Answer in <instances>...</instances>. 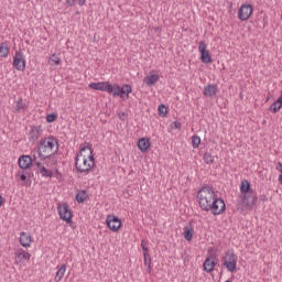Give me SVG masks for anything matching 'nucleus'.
Instances as JSON below:
<instances>
[{
    "mask_svg": "<svg viewBox=\"0 0 282 282\" xmlns=\"http://www.w3.org/2000/svg\"><path fill=\"white\" fill-rule=\"evenodd\" d=\"M276 100L282 105V90H281L280 97Z\"/></svg>",
    "mask_w": 282,
    "mask_h": 282,
    "instance_id": "nucleus-41",
    "label": "nucleus"
},
{
    "mask_svg": "<svg viewBox=\"0 0 282 282\" xmlns=\"http://www.w3.org/2000/svg\"><path fill=\"white\" fill-rule=\"evenodd\" d=\"M223 265L228 270V272H235L237 270V257L232 252H227L223 258Z\"/></svg>",
    "mask_w": 282,
    "mask_h": 282,
    "instance_id": "nucleus-11",
    "label": "nucleus"
},
{
    "mask_svg": "<svg viewBox=\"0 0 282 282\" xmlns=\"http://www.w3.org/2000/svg\"><path fill=\"white\" fill-rule=\"evenodd\" d=\"M225 282H232V281H230V280H227V281H225Z\"/></svg>",
    "mask_w": 282,
    "mask_h": 282,
    "instance_id": "nucleus-45",
    "label": "nucleus"
},
{
    "mask_svg": "<svg viewBox=\"0 0 282 282\" xmlns=\"http://www.w3.org/2000/svg\"><path fill=\"white\" fill-rule=\"evenodd\" d=\"M141 248H147V242H144V240L141 241Z\"/></svg>",
    "mask_w": 282,
    "mask_h": 282,
    "instance_id": "nucleus-42",
    "label": "nucleus"
},
{
    "mask_svg": "<svg viewBox=\"0 0 282 282\" xmlns=\"http://www.w3.org/2000/svg\"><path fill=\"white\" fill-rule=\"evenodd\" d=\"M199 208L206 213H212L215 217L226 213V203L217 197V194L210 187H203L196 195Z\"/></svg>",
    "mask_w": 282,
    "mask_h": 282,
    "instance_id": "nucleus-1",
    "label": "nucleus"
},
{
    "mask_svg": "<svg viewBox=\"0 0 282 282\" xmlns=\"http://www.w3.org/2000/svg\"><path fill=\"white\" fill-rule=\"evenodd\" d=\"M143 263L147 268L148 274H151V272L153 271V267L151 265V254L143 253Z\"/></svg>",
    "mask_w": 282,
    "mask_h": 282,
    "instance_id": "nucleus-26",
    "label": "nucleus"
},
{
    "mask_svg": "<svg viewBox=\"0 0 282 282\" xmlns=\"http://www.w3.org/2000/svg\"><path fill=\"white\" fill-rule=\"evenodd\" d=\"M217 263H219V260H217L216 257L209 256L205 259L203 263V270L210 274V272L215 270V265H217Z\"/></svg>",
    "mask_w": 282,
    "mask_h": 282,
    "instance_id": "nucleus-15",
    "label": "nucleus"
},
{
    "mask_svg": "<svg viewBox=\"0 0 282 282\" xmlns=\"http://www.w3.org/2000/svg\"><path fill=\"white\" fill-rule=\"evenodd\" d=\"M203 160H204L205 164H214L215 163V156L208 152H206L203 155Z\"/></svg>",
    "mask_w": 282,
    "mask_h": 282,
    "instance_id": "nucleus-31",
    "label": "nucleus"
},
{
    "mask_svg": "<svg viewBox=\"0 0 282 282\" xmlns=\"http://www.w3.org/2000/svg\"><path fill=\"white\" fill-rule=\"evenodd\" d=\"M3 196L0 195V206H3Z\"/></svg>",
    "mask_w": 282,
    "mask_h": 282,
    "instance_id": "nucleus-43",
    "label": "nucleus"
},
{
    "mask_svg": "<svg viewBox=\"0 0 282 282\" xmlns=\"http://www.w3.org/2000/svg\"><path fill=\"white\" fill-rule=\"evenodd\" d=\"M133 91V88H131V85L126 84L122 87H120L119 84H112V94L113 98H117L119 96L122 98V100L129 99V95Z\"/></svg>",
    "mask_w": 282,
    "mask_h": 282,
    "instance_id": "nucleus-6",
    "label": "nucleus"
},
{
    "mask_svg": "<svg viewBox=\"0 0 282 282\" xmlns=\"http://www.w3.org/2000/svg\"><path fill=\"white\" fill-rule=\"evenodd\" d=\"M88 87L95 91H107V94H110V96L113 91V85L109 82L90 83Z\"/></svg>",
    "mask_w": 282,
    "mask_h": 282,
    "instance_id": "nucleus-13",
    "label": "nucleus"
},
{
    "mask_svg": "<svg viewBox=\"0 0 282 282\" xmlns=\"http://www.w3.org/2000/svg\"><path fill=\"white\" fill-rule=\"evenodd\" d=\"M282 109V105L275 100L269 108V110L272 112V113H279V111H281Z\"/></svg>",
    "mask_w": 282,
    "mask_h": 282,
    "instance_id": "nucleus-29",
    "label": "nucleus"
},
{
    "mask_svg": "<svg viewBox=\"0 0 282 282\" xmlns=\"http://www.w3.org/2000/svg\"><path fill=\"white\" fill-rule=\"evenodd\" d=\"M208 45L205 41H200L198 43V52L200 54V61L205 65L213 63V56L210 55V51L207 50Z\"/></svg>",
    "mask_w": 282,
    "mask_h": 282,
    "instance_id": "nucleus-9",
    "label": "nucleus"
},
{
    "mask_svg": "<svg viewBox=\"0 0 282 282\" xmlns=\"http://www.w3.org/2000/svg\"><path fill=\"white\" fill-rule=\"evenodd\" d=\"M202 144V138L199 135L194 134L192 137V147L193 149H199V145Z\"/></svg>",
    "mask_w": 282,
    "mask_h": 282,
    "instance_id": "nucleus-30",
    "label": "nucleus"
},
{
    "mask_svg": "<svg viewBox=\"0 0 282 282\" xmlns=\"http://www.w3.org/2000/svg\"><path fill=\"white\" fill-rule=\"evenodd\" d=\"M240 193L241 205L245 206L247 210H252L259 198L257 197V192L251 189L250 182L248 180L241 181Z\"/></svg>",
    "mask_w": 282,
    "mask_h": 282,
    "instance_id": "nucleus-3",
    "label": "nucleus"
},
{
    "mask_svg": "<svg viewBox=\"0 0 282 282\" xmlns=\"http://www.w3.org/2000/svg\"><path fill=\"white\" fill-rule=\"evenodd\" d=\"M25 110V104L23 102V99H19L17 102H15V111L18 113H20V111H24Z\"/></svg>",
    "mask_w": 282,
    "mask_h": 282,
    "instance_id": "nucleus-33",
    "label": "nucleus"
},
{
    "mask_svg": "<svg viewBox=\"0 0 282 282\" xmlns=\"http://www.w3.org/2000/svg\"><path fill=\"white\" fill-rule=\"evenodd\" d=\"M158 80H160V75L156 73H150L144 77L143 83H145L148 87H153Z\"/></svg>",
    "mask_w": 282,
    "mask_h": 282,
    "instance_id": "nucleus-20",
    "label": "nucleus"
},
{
    "mask_svg": "<svg viewBox=\"0 0 282 282\" xmlns=\"http://www.w3.org/2000/svg\"><path fill=\"white\" fill-rule=\"evenodd\" d=\"M30 259H32V254H30L28 251L23 249H19L14 253V264L19 265L20 268L26 265Z\"/></svg>",
    "mask_w": 282,
    "mask_h": 282,
    "instance_id": "nucleus-8",
    "label": "nucleus"
},
{
    "mask_svg": "<svg viewBox=\"0 0 282 282\" xmlns=\"http://www.w3.org/2000/svg\"><path fill=\"white\" fill-rule=\"evenodd\" d=\"M57 152H58V141H56V139L48 137V138H44L40 142L39 155L43 160L47 158H52V155H55V153Z\"/></svg>",
    "mask_w": 282,
    "mask_h": 282,
    "instance_id": "nucleus-4",
    "label": "nucleus"
},
{
    "mask_svg": "<svg viewBox=\"0 0 282 282\" xmlns=\"http://www.w3.org/2000/svg\"><path fill=\"white\" fill-rule=\"evenodd\" d=\"M29 137L31 140H39L41 138V126H33L29 132Z\"/></svg>",
    "mask_w": 282,
    "mask_h": 282,
    "instance_id": "nucleus-24",
    "label": "nucleus"
},
{
    "mask_svg": "<svg viewBox=\"0 0 282 282\" xmlns=\"http://www.w3.org/2000/svg\"><path fill=\"white\" fill-rule=\"evenodd\" d=\"M204 96L207 98H213V96H217V85L215 84H209L204 88L203 91Z\"/></svg>",
    "mask_w": 282,
    "mask_h": 282,
    "instance_id": "nucleus-23",
    "label": "nucleus"
},
{
    "mask_svg": "<svg viewBox=\"0 0 282 282\" xmlns=\"http://www.w3.org/2000/svg\"><path fill=\"white\" fill-rule=\"evenodd\" d=\"M87 3V0H78V6H85Z\"/></svg>",
    "mask_w": 282,
    "mask_h": 282,
    "instance_id": "nucleus-37",
    "label": "nucleus"
},
{
    "mask_svg": "<svg viewBox=\"0 0 282 282\" xmlns=\"http://www.w3.org/2000/svg\"><path fill=\"white\" fill-rule=\"evenodd\" d=\"M57 213L62 221H65L66 224H72L74 215L72 214V209H69V205H67L66 203L59 204L57 206Z\"/></svg>",
    "mask_w": 282,
    "mask_h": 282,
    "instance_id": "nucleus-7",
    "label": "nucleus"
},
{
    "mask_svg": "<svg viewBox=\"0 0 282 282\" xmlns=\"http://www.w3.org/2000/svg\"><path fill=\"white\" fill-rule=\"evenodd\" d=\"M106 226L112 232H118L122 228V221L116 215H108L106 217Z\"/></svg>",
    "mask_w": 282,
    "mask_h": 282,
    "instance_id": "nucleus-12",
    "label": "nucleus"
},
{
    "mask_svg": "<svg viewBox=\"0 0 282 282\" xmlns=\"http://www.w3.org/2000/svg\"><path fill=\"white\" fill-rule=\"evenodd\" d=\"M57 118H58V115L50 113L46 116V122H48V123L56 122Z\"/></svg>",
    "mask_w": 282,
    "mask_h": 282,
    "instance_id": "nucleus-34",
    "label": "nucleus"
},
{
    "mask_svg": "<svg viewBox=\"0 0 282 282\" xmlns=\"http://www.w3.org/2000/svg\"><path fill=\"white\" fill-rule=\"evenodd\" d=\"M278 181L280 182V184H282V173L281 175H279Z\"/></svg>",
    "mask_w": 282,
    "mask_h": 282,
    "instance_id": "nucleus-44",
    "label": "nucleus"
},
{
    "mask_svg": "<svg viewBox=\"0 0 282 282\" xmlns=\"http://www.w3.org/2000/svg\"><path fill=\"white\" fill-rule=\"evenodd\" d=\"M17 181L22 182V186H31L32 181L28 178V172L25 171H20L15 174Z\"/></svg>",
    "mask_w": 282,
    "mask_h": 282,
    "instance_id": "nucleus-19",
    "label": "nucleus"
},
{
    "mask_svg": "<svg viewBox=\"0 0 282 282\" xmlns=\"http://www.w3.org/2000/svg\"><path fill=\"white\" fill-rule=\"evenodd\" d=\"M195 235V228L193 225H187L183 228V237L186 241H193V237Z\"/></svg>",
    "mask_w": 282,
    "mask_h": 282,
    "instance_id": "nucleus-21",
    "label": "nucleus"
},
{
    "mask_svg": "<svg viewBox=\"0 0 282 282\" xmlns=\"http://www.w3.org/2000/svg\"><path fill=\"white\" fill-rule=\"evenodd\" d=\"M94 166H96L94 148L89 144L82 147L76 154L75 169L78 173H91Z\"/></svg>",
    "mask_w": 282,
    "mask_h": 282,
    "instance_id": "nucleus-2",
    "label": "nucleus"
},
{
    "mask_svg": "<svg viewBox=\"0 0 282 282\" xmlns=\"http://www.w3.org/2000/svg\"><path fill=\"white\" fill-rule=\"evenodd\" d=\"M137 145L142 153H147V151L151 149V140H149L148 138H141L138 140Z\"/></svg>",
    "mask_w": 282,
    "mask_h": 282,
    "instance_id": "nucleus-18",
    "label": "nucleus"
},
{
    "mask_svg": "<svg viewBox=\"0 0 282 282\" xmlns=\"http://www.w3.org/2000/svg\"><path fill=\"white\" fill-rule=\"evenodd\" d=\"M67 6H69L70 8L76 6V0H66Z\"/></svg>",
    "mask_w": 282,
    "mask_h": 282,
    "instance_id": "nucleus-36",
    "label": "nucleus"
},
{
    "mask_svg": "<svg viewBox=\"0 0 282 282\" xmlns=\"http://www.w3.org/2000/svg\"><path fill=\"white\" fill-rule=\"evenodd\" d=\"M56 273L54 276V281L55 282H62L63 278L65 276V272H67V264H62L59 267L56 268Z\"/></svg>",
    "mask_w": 282,
    "mask_h": 282,
    "instance_id": "nucleus-22",
    "label": "nucleus"
},
{
    "mask_svg": "<svg viewBox=\"0 0 282 282\" xmlns=\"http://www.w3.org/2000/svg\"><path fill=\"white\" fill-rule=\"evenodd\" d=\"M252 12H253L252 6L242 4L238 10V19L240 21H248V19L252 17Z\"/></svg>",
    "mask_w": 282,
    "mask_h": 282,
    "instance_id": "nucleus-14",
    "label": "nucleus"
},
{
    "mask_svg": "<svg viewBox=\"0 0 282 282\" xmlns=\"http://www.w3.org/2000/svg\"><path fill=\"white\" fill-rule=\"evenodd\" d=\"M25 65H26L25 55H23V52L17 51L15 54L13 55L12 66L18 72H25Z\"/></svg>",
    "mask_w": 282,
    "mask_h": 282,
    "instance_id": "nucleus-10",
    "label": "nucleus"
},
{
    "mask_svg": "<svg viewBox=\"0 0 282 282\" xmlns=\"http://www.w3.org/2000/svg\"><path fill=\"white\" fill-rule=\"evenodd\" d=\"M87 191L83 189V191H79L77 194H76V202L78 204H83V202H86L87 200Z\"/></svg>",
    "mask_w": 282,
    "mask_h": 282,
    "instance_id": "nucleus-28",
    "label": "nucleus"
},
{
    "mask_svg": "<svg viewBox=\"0 0 282 282\" xmlns=\"http://www.w3.org/2000/svg\"><path fill=\"white\" fill-rule=\"evenodd\" d=\"M48 65H51V67L61 65V56L56 53L52 54L48 57Z\"/></svg>",
    "mask_w": 282,
    "mask_h": 282,
    "instance_id": "nucleus-27",
    "label": "nucleus"
},
{
    "mask_svg": "<svg viewBox=\"0 0 282 282\" xmlns=\"http://www.w3.org/2000/svg\"><path fill=\"white\" fill-rule=\"evenodd\" d=\"M171 129H182V123L180 121H174L171 124Z\"/></svg>",
    "mask_w": 282,
    "mask_h": 282,
    "instance_id": "nucleus-35",
    "label": "nucleus"
},
{
    "mask_svg": "<svg viewBox=\"0 0 282 282\" xmlns=\"http://www.w3.org/2000/svg\"><path fill=\"white\" fill-rule=\"evenodd\" d=\"M20 169L28 171L32 166V158L30 155H21L18 160Z\"/></svg>",
    "mask_w": 282,
    "mask_h": 282,
    "instance_id": "nucleus-17",
    "label": "nucleus"
},
{
    "mask_svg": "<svg viewBox=\"0 0 282 282\" xmlns=\"http://www.w3.org/2000/svg\"><path fill=\"white\" fill-rule=\"evenodd\" d=\"M142 250H143V254H149V247H144Z\"/></svg>",
    "mask_w": 282,
    "mask_h": 282,
    "instance_id": "nucleus-38",
    "label": "nucleus"
},
{
    "mask_svg": "<svg viewBox=\"0 0 282 282\" xmlns=\"http://www.w3.org/2000/svg\"><path fill=\"white\" fill-rule=\"evenodd\" d=\"M37 173L41 175V177L50 178L56 177V180L62 181L63 174L58 171V167H56V164H50V163H36Z\"/></svg>",
    "mask_w": 282,
    "mask_h": 282,
    "instance_id": "nucleus-5",
    "label": "nucleus"
},
{
    "mask_svg": "<svg viewBox=\"0 0 282 282\" xmlns=\"http://www.w3.org/2000/svg\"><path fill=\"white\" fill-rule=\"evenodd\" d=\"M276 100L282 105V90H281L280 97Z\"/></svg>",
    "mask_w": 282,
    "mask_h": 282,
    "instance_id": "nucleus-40",
    "label": "nucleus"
},
{
    "mask_svg": "<svg viewBox=\"0 0 282 282\" xmlns=\"http://www.w3.org/2000/svg\"><path fill=\"white\" fill-rule=\"evenodd\" d=\"M158 110H159V116H161V118H166V116H169V108H166L165 105H160Z\"/></svg>",
    "mask_w": 282,
    "mask_h": 282,
    "instance_id": "nucleus-32",
    "label": "nucleus"
},
{
    "mask_svg": "<svg viewBox=\"0 0 282 282\" xmlns=\"http://www.w3.org/2000/svg\"><path fill=\"white\" fill-rule=\"evenodd\" d=\"M34 242V238L32 237V235L22 231L20 234V246H22V248H32V243Z\"/></svg>",
    "mask_w": 282,
    "mask_h": 282,
    "instance_id": "nucleus-16",
    "label": "nucleus"
},
{
    "mask_svg": "<svg viewBox=\"0 0 282 282\" xmlns=\"http://www.w3.org/2000/svg\"><path fill=\"white\" fill-rule=\"evenodd\" d=\"M10 55V46L8 42H3L0 44V58H8Z\"/></svg>",
    "mask_w": 282,
    "mask_h": 282,
    "instance_id": "nucleus-25",
    "label": "nucleus"
},
{
    "mask_svg": "<svg viewBox=\"0 0 282 282\" xmlns=\"http://www.w3.org/2000/svg\"><path fill=\"white\" fill-rule=\"evenodd\" d=\"M276 170L280 171V173H282V163L278 164Z\"/></svg>",
    "mask_w": 282,
    "mask_h": 282,
    "instance_id": "nucleus-39",
    "label": "nucleus"
}]
</instances>
